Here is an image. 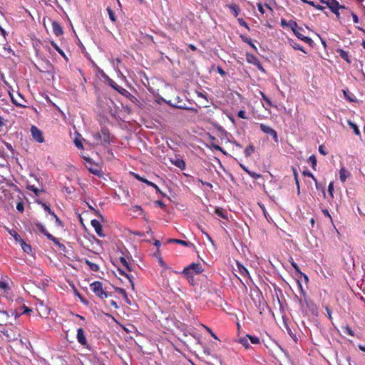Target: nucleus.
<instances>
[{
    "mask_svg": "<svg viewBox=\"0 0 365 365\" xmlns=\"http://www.w3.org/2000/svg\"><path fill=\"white\" fill-rule=\"evenodd\" d=\"M242 39L244 42L248 43L252 48H253L255 50H257V47L255 46V45L252 43V39L251 38H247V37H243L242 36Z\"/></svg>",
    "mask_w": 365,
    "mask_h": 365,
    "instance_id": "e433bc0d",
    "label": "nucleus"
},
{
    "mask_svg": "<svg viewBox=\"0 0 365 365\" xmlns=\"http://www.w3.org/2000/svg\"><path fill=\"white\" fill-rule=\"evenodd\" d=\"M238 22L240 26H244V27L247 28V29H249V26H248L247 24L244 21L243 19H241V18L238 19Z\"/></svg>",
    "mask_w": 365,
    "mask_h": 365,
    "instance_id": "5fc2aeb1",
    "label": "nucleus"
},
{
    "mask_svg": "<svg viewBox=\"0 0 365 365\" xmlns=\"http://www.w3.org/2000/svg\"><path fill=\"white\" fill-rule=\"evenodd\" d=\"M91 225L94 228L96 232L99 237H104L105 235L103 232L102 226L100 223V222L97 220H91Z\"/></svg>",
    "mask_w": 365,
    "mask_h": 365,
    "instance_id": "1a4fd4ad",
    "label": "nucleus"
},
{
    "mask_svg": "<svg viewBox=\"0 0 365 365\" xmlns=\"http://www.w3.org/2000/svg\"><path fill=\"white\" fill-rule=\"evenodd\" d=\"M202 232L206 236L207 239L211 242L212 243H213V240L212 239V237L208 235V233H207L206 232L202 230Z\"/></svg>",
    "mask_w": 365,
    "mask_h": 365,
    "instance_id": "69168bd1",
    "label": "nucleus"
},
{
    "mask_svg": "<svg viewBox=\"0 0 365 365\" xmlns=\"http://www.w3.org/2000/svg\"><path fill=\"white\" fill-rule=\"evenodd\" d=\"M26 188L30 190V191H34L35 189H36V187L35 185H28Z\"/></svg>",
    "mask_w": 365,
    "mask_h": 365,
    "instance_id": "338daca9",
    "label": "nucleus"
},
{
    "mask_svg": "<svg viewBox=\"0 0 365 365\" xmlns=\"http://www.w3.org/2000/svg\"><path fill=\"white\" fill-rule=\"evenodd\" d=\"M182 274L187 277L189 282L193 280V272L190 270V269L188 267L184 268V269L182 272Z\"/></svg>",
    "mask_w": 365,
    "mask_h": 365,
    "instance_id": "aec40b11",
    "label": "nucleus"
},
{
    "mask_svg": "<svg viewBox=\"0 0 365 365\" xmlns=\"http://www.w3.org/2000/svg\"><path fill=\"white\" fill-rule=\"evenodd\" d=\"M351 16H352L354 22V23H358L359 22V18H358L357 15L356 14L351 12Z\"/></svg>",
    "mask_w": 365,
    "mask_h": 365,
    "instance_id": "0e129e2a",
    "label": "nucleus"
},
{
    "mask_svg": "<svg viewBox=\"0 0 365 365\" xmlns=\"http://www.w3.org/2000/svg\"><path fill=\"white\" fill-rule=\"evenodd\" d=\"M287 26L292 29L293 33L300 27L298 26L297 23L293 20L288 21Z\"/></svg>",
    "mask_w": 365,
    "mask_h": 365,
    "instance_id": "7c9ffc66",
    "label": "nucleus"
},
{
    "mask_svg": "<svg viewBox=\"0 0 365 365\" xmlns=\"http://www.w3.org/2000/svg\"><path fill=\"white\" fill-rule=\"evenodd\" d=\"M259 93L262 96V98L266 101V103H267V105L269 106H273L272 103V101H270V99L262 92V91H259Z\"/></svg>",
    "mask_w": 365,
    "mask_h": 365,
    "instance_id": "58836bf2",
    "label": "nucleus"
},
{
    "mask_svg": "<svg viewBox=\"0 0 365 365\" xmlns=\"http://www.w3.org/2000/svg\"><path fill=\"white\" fill-rule=\"evenodd\" d=\"M143 182L145 183L147 185L153 187L156 190L157 192L163 194L161 190L159 188V187L156 184H155L148 180H143Z\"/></svg>",
    "mask_w": 365,
    "mask_h": 365,
    "instance_id": "c756f323",
    "label": "nucleus"
},
{
    "mask_svg": "<svg viewBox=\"0 0 365 365\" xmlns=\"http://www.w3.org/2000/svg\"><path fill=\"white\" fill-rule=\"evenodd\" d=\"M292 266L294 268L295 271L298 273H301L299 266L294 262H291Z\"/></svg>",
    "mask_w": 365,
    "mask_h": 365,
    "instance_id": "bf43d9fd",
    "label": "nucleus"
},
{
    "mask_svg": "<svg viewBox=\"0 0 365 365\" xmlns=\"http://www.w3.org/2000/svg\"><path fill=\"white\" fill-rule=\"evenodd\" d=\"M314 8H315L316 9H317L319 11H324V9H325V6H322V5L319 4H316V6H314Z\"/></svg>",
    "mask_w": 365,
    "mask_h": 365,
    "instance_id": "052dcab7",
    "label": "nucleus"
},
{
    "mask_svg": "<svg viewBox=\"0 0 365 365\" xmlns=\"http://www.w3.org/2000/svg\"><path fill=\"white\" fill-rule=\"evenodd\" d=\"M294 174L295 181H296V184H297V189H298V193H299V180H298V178H297V171L294 169Z\"/></svg>",
    "mask_w": 365,
    "mask_h": 365,
    "instance_id": "13d9d810",
    "label": "nucleus"
},
{
    "mask_svg": "<svg viewBox=\"0 0 365 365\" xmlns=\"http://www.w3.org/2000/svg\"><path fill=\"white\" fill-rule=\"evenodd\" d=\"M11 100H12V102H13L16 106H19V107H23V108L26 107V106H25L24 103H21V102H18V101H16V100H15L12 96H11Z\"/></svg>",
    "mask_w": 365,
    "mask_h": 365,
    "instance_id": "6e6d98bb",
    "label": "nucleus"
},
{
    "mask_svg": "<svg viewBox=\"0 0 365 365\" xmlns=\"http://www.w3.org/2000/svg\"><path fill=\"white\" fill-rule=\"evenodd\" d=\"M20 336L21 331L17 327L6 323L0 324V336L2 339L11 342L17 340Z\"/></svg>",
    "mask_w": 365,
    "mask_h": 365,
    "instance_id": "f257e3e1",
    "label": "nucleus"
},
{
    "mask_svg": "<svg viewBox=\"0 0 365 365\" xmlns=\"http://www.w3.org/2000/svg\"><path fill=\"white\" fill-rule=\"evenodd\" d=\"M110 306L113 307L115 309H118V306L117 304V302L114 300H111L110 302Z\"/></svg>",
    "mask_w": 365,
    "mask_h": 365,
    "instance_id": "774afa93",
    "label": "nucleus"
},
{
    "mask_svg": "<svg viewBox=\"0 0 365 365\" xmlns=\"http://www.w3.org/2000/svg\"><path fill=\"white\" fill-rule=\"evenodd\" d=\"M339 56L343 58L344 60H345L347 63H350L351 61L349 58V53L347 51H345L343 49H339L337 51Z\"/></svg>",
    "mask_w": 365,
    "mask_h": 365,
    "instance_id": "6ab92c4d",
    "label": "nucleus"
},
{
    "mask_svg": "<svg viewBox=\"0 0 365 365\" xmlns=\"http://www.w3.org/2000/svg\"><path fill=\"white\" fill-rule=\"evenodd\" d=\"M322 212L325 216L328 217L331 220V216L330 215L328 210L324 209L322 210Z\"/></svg>",
    "mask_w": 365,
    "mask_h": 365,
    "instance_id": "680f3d73",
    "label": "nucleus"
},
{
    "mask_svg": "<svg viewBox=\"0 0 365 365\" xmlns=\"http://www.w3.org/2000/svg\"><path fill=\"white\" fill-rule=\"evenodd\" d=\"M350 173L345 168H341L339 170V178L342 182H344L347 178L349 176Z\"/></svg>",
    "mask_w": 365,
    "mask_h": 365,
    "instance_id": "f3484780",
    "label": "nucleus"
},
{
    "mask_svg": "<svg viewBox=\"0 0 365 365\" xmlns=\"http://www.w3.org/2000/svg\"><path fill=\"white\" fill-rule=\"evenodd\" d=\"M344 332L349 335V336H354V333L353 331V330L349 327V326H346L345 327H344Z\"/></svg>",
    "mask_w": 365,
    "mask_h": 365,
    "instance_id": "c03bdc74",
    "label": "nucleus"
},
{
    "mask_svg": "<svg viewBox=\"0 0 365 365\" xmlns=\"http://www.w3.org/2000/svg\"><path fill=\"white\" fill-rule=\"evenodd\" d=\"M92 137L94 145L107 147L110 144V134L106 128H102L101 131L93 133Z\"/></svg>",
    "mask_w": 365,
    "mask_h": 365,
    "instance_id": "f03ea898",
    "label": "nucleus"
},
{
    "mask_svg": "<svg viewBox=\"0 0 365 365\" xmlns=\"http://www.w3.org/2000/svg\"><path fill=\"white\" fill-rule=\"evenodd\" d=\"M349 125L353 128L354 132V133L356 135H360L359 129L358 126L355 123H352L351 121H349Z\"/></svg>",
    "mask_w": 365,
    "mask_h": 365,
    "instance_id": "4c0bfd02",
    "label": "nucleus"
},
{
    "mask_svg": "<svg viewBox=\"0 0 365 365\" xmlns=\"http://www.w3.org/2000/svg\"><path fill=\"white\" fill-rule=\"evenodd\" d=\"M237 116L242 119H247L246 116V112L244 110H241L237 113Z\"/></svg>",
    "mask_w": 365,
    "mask_h": 365,
    "instance_id": "49530a36",
    "label": "nucleus"
},
{
    "mask_svg": "<svg viewBox=\"0 0 365 365\" xmlns=\"http://www.w3.org/2000/svg\"><path fill=\"white\" fill-rule=\"evenodd\" d=\"M85 263L89 267L90 270L93 272H98L99 270V266L93 263L88 259H85Z\"/></svg>",
    "mask_w": 365,
    "mask_h": 365,
    "instance_id": "5701e85b",
    "label": "nucleus"
},
{
    "mask_svg": "<svg viewBox=\"0 0 365 365\" xmlns=\"http://www.w3.org/2000/svg\"><path fill=\"white\" fill-rule=\"evenodd\" d=\"M246 60L248 63L256 66L258 68V69H259L261 71H264V68H263L259 60L254 54L247 53Z\"/></svg>",
    "mask_w": 365,
    "mask_h": 365,
    "instance_id": "6e6552de",
    "label": "nucleus"
},
{
    "mask_svg": "<svg viewBox=\"0 0 365 365\" xmlns=\"http://www.w3.org/2000/svg\"><path fill=\"white\" fill-rule=\"evenodd\" d=\"M16 209L20 211V212H23L24 211V205L22 203L19 202L16 205Z\"/></svg>",
    "mask_w": 365,
    "mask_h": 365,
    "instance_id": "e2e57ef3",
    "label": "nucleus"
},
{
    "mask_svg": "<svg viewBox=\"0 0 365 365\" xmlns=\"http://www.w3.org/2000/svg\"><path fill=\"white\" fill-rule=\"evenodd\" d=\"M10 317V314L4 310L2 304L0 303V324L7 323Z\"/></svg>",
    "mask_w": 365,
    "mask_h": 365,
    "instance_id": "9d476101",
    "label": "nucleus"
},
{
    "mask_svg": "<svg viewBox=\"0 0 365 365\" xmlns=\"http://www.w3.org/2000/svg\"><path fill=\"white\" fill-rule=\"evenodd\" d=\"M9 277L7 276H2L0 279V289L4 292H6L9 290V286L8 284Z\"/></svg>",
    "mask_w": 365,
    "mask_h": 365,
    "instance_id": "f8f14e48",
    "label": "nucleus"
},
{
    "mask_svg": "<svg viewBox=\"0 0 365 365\" xmlns=\"http://www.w3.org/2000/svg\"><path fill=\"white\" fill-rule=\"evenodd\" d=\"M308 162L311 163L312 165V168L314 170H316V167H317V158H316V156L312 155H311L309 159H308Z\"/></svg>",
    "mask_w": 365,
    "mask_h": 365,
    "instance_id": "473e14b6",
    "label": "nucleus"
},
{
    "mask_svg": "<svg viewBox=\"0 0 365 365\" xmlns=\"http://www.w3.org/2000/svg\"><path fill=\"white\" fill-rule=\"evenodd\" d=\"M75 292H76V296L81 301V302H83L84 304H88L87 300H86L79 292H78L77 291H75Z\"/></svg>",
    "mask_w": 365,
    "mask_h": 365,
    "instance_id": "864d4df0",
    "label": "nucleus"
},
{
    "mask_svg": "<svg viewBox=\"0 0 365 365\" xmlns=\"http://www.w3.org/2000/svg\"><path fill=\"white\" fill-rule=\"evenodd\" d=\"M168 243H176L184 246H188L189 245V242L178 239H168Z\"/></svg>",
    "mask_w": 365,
    "mask_h": 365,
    "instance_id": "393cba45",
    "label": "nucleus"
},
{
    "mask_svg": "<svg viewBox=\"0 0 365 365\" xmlns=\"http://www.w3.org/2000/svg\"><path fill=\"white\" fill-rule=\"evenodd\" d=\"M227 6L231 10V11L232 12L235 17H237L239 15L240 12V9L237 4H230L227 5Z\"/></svg>",
    "mask_w": 365,
    "mask_h": 365,
    "instance_id": "4be33fe9",
    "label": "nucleus"
},
{
    "mask_svg": "<svg viewBox=\"0 0 365 365\" xmlns=\"http://www.w3.org/2000/svg\"><path fill=\"white\" fill-rule=\"evenodd\" d=\"M53 32L56 36H60L63 34V29L59 23L57 21H53L52 23Z\"/></svg>",
    "mask_w": 365,
    "mask_h": 365,
    "instance_id": "ddd939ff",
    "label": "nucleus"
},
{
    "mask_svg": "<svg viewBox=\"0 0 365 365\" xmlns=\"http://www.w3.org/2000/svg\"><path fill=\"white\" fill-rule=\"evenodd\" d=\"M257 9H258V11L262 14H264V9L263 8V6L261 3H257Z\"/></svg>",
    "mask_w": 365,
    "mask_h": 365,
    "instance_id": "4d7b16f0",
    "label": "nucleus"
},
{
    "mask_svg": "<svg viewBox=\"0 0 365 365\" xmlns=\"http://www.w3.org/2000/svg\"><path fill=\"white\" fill-rule=\"evenodd\" d=\"M171 163L180 168L181 170H183L185 169L186 164L185 162L181 159V158H176L175 160H171Z\"/></svg>",
    "mask_w": 365,
    "mask_h": 365,
    "instance_id": "dca6fc26",
    "label": "nucleus"
},
{
    "mask_svg": "<svg viewBox=\"0 0 365 365\" xmlns=\"http://www.w3.org/2000/svg\"><path fill=\"white\" fill-rule=\"evenodd\" d=\"M247 337L249 338L250 342L253 344H259L260 343L259 339L255 336L247 334Z\"/></svg>",
    "mask_w": 365,
    "mask_h": 365,
    "instance_id": "f704fd0d",
    "label": "nucleus"
},
{
    "mask_svg": "<svg viewBox=\"0 0 365 365\" xmlns=\"http://www.w3.org/2000/svg\"><path fill=\"white\" fill-rule=\"evenodd\" d=\"M319 152L323 155H327L328 154L327 151L326 150L323 145H319Z\"/></svg>",
    "mask_w": 365,
    "mask_h": 365,
    "instance_id": "8fccbe9b",
    "label": "nucleus"
},
{
    "mask_svg": "<svg viewBox=\"0 0 365 365\" xmlns=\"http://www.w3.org/2000/svg\"><path fill=\"white\" fill-rule=\"evenodd\" d=\"M215 213H216L218 216L221 217L222 218H223V219H227V216L225 215L224 211H223V210H222V209H221V208H217V209L215 210Z\"/></svg>",
    "mask_w": 365,
    "mask_h": 365,
    "instance_id": "a19ab883",
    "label": "nucleus"
},
{
    "mask_svg": "<svg viewBox=\"0 0 365 365\" xmlns=\"http://www.w3.org/2000/svg\"><path fill=\"white\" fill-rule=\"evenodd\" d=\"M302 31H304V29L302 28V27H299L297 30H296L294 34V35L300 40L303 41L304 42L307 43L308 45H309L310 46H312L313 44H314V41L313 40L308 37V36H305L303 34H302Z\"/></svg>",
    "mask_w": 365,
    "mask_h": 365,
    "instance_id": "423d86ee",
    "label": "nucleus"
},
{
    "mask_svg": "<svg viewBox=\"0 0 365 365\" xmlns=\"http://www.w3.org/2000/svg\"><path fill=\"white\" fill-rule=\"evenodd\" d=\"M190 270L195 274H200L203 272L202 265L200 263H192L187 266Z\"/></svg>",
    "mask_w": 365,
    "mask_h": 365,
    "instance_id": "2eb2a0df",
    "label": "nucleus"
},
{
    "mask_svg": "<svg viewBox=\"0 0 365 365\" xmlns=\"http://www.w3.org/2000/svg\"><path fill=\"white\" fill-rule=\"evenodd\" d=\"M260 130L266 134L270 135L274 139V142L278 143L279 139L278 135L275 130L271 127L266 125L265 124L261 123L259 125Z\"/></svg>",
    "mask_w": 365,
    "mask_h": 365,
    "instance_id": "39448f33",
    "label": "nucleus"
},
{
    "mask_svg": "<svg viewBox=\"0 0 365 365\" xmlns=\"http://www.w3.org/2000/svg\"><path fill=\"white\" fill-rule=\"evenodd\" d=\"M249 338L247 337V335L245 337H241L238 339V342L241 344L246 349H250V344L248 342Z\"/></svg>",
    "mask_w": 365,
    "mask_h": 365,
    "instance_id": "bb28decb",
    "label": "nucleus"
},
{
    "mask_svg": "<svg viewBox=\"0 0 365 365\" xmlns=\"http://www.w3.org/2000/svg\"><path fill=\"white\" fill-rule=\"evenodd\" d=\"M118 270L119 273L121 275H123V276L126 277L128 279V280H129V282H130V284L132 286V288L133 289L134 283H133V279L134 277L132 274H128L125 272L127 270L123 267H118Z\"/></svg>",
    "mask_w": 365,
    "mask_h": 365,
    "instance_id": "9b49d317",
    "label": "nucleus"
},
{
    "mask_svg": "<svg viewBox=\"0 0 365 365\" xmlns=\"http://www.w3.org/2000/svg\"><path fill=\"white\" fill-rule=\"evenodd\" d=\"M255 148L252 144H250L245 150V155L248 158L255 152Z\"/></svg>",
    "mask_w": 365,
    "mask_h": 365,
    "instance_id": "a878e982",
    "label": "nucleus"
},
{
    "mask_svg": "<svg viewBox=\"0 0 365 365\" xmlns=\"http://www.w3.org/2000/svg\"><path fill=\"white\" fill-rule=\"evenodd\" d=\"M339 1L336 0H324V4L329 8V6H332L338 4Z\"/></svg>",
    "mask_w": 365,
    "mask_h": 365,
    "instance_id": "ea45409f",
    "label": "nucleus"
},
{
    "mask_svg": "<svg viewBox=\"0 0 365 365\" xmlns=\"http://www.w3.org/2000/svg\"><path fill=\"white\" fill-rule=\"evenodd\" d=\"M329 9L331 11V12H333L336 15V16L338 19H340L339 9H346V8L344 6L340 5L339 3L336 4V5L332 6H329Z\"/></svg>",
    "mask_w": 365,
    "mask_h": 365,
    "instance_id": "4468645a",
    "label": "nucleus"
},
{
    "mask_svg": "<svg viewBox=\"0 0 365 365\" xmlns=\"http://www.w3.org/2000/svg\"><path fill=\"white\" fill-rule=\"evenodd\" d=\"M328 192L329 193V195H331V197H333V192H334V183L332 182H331L329 184V186H328Z\"/></svg>",
    "mask_w": 365,
    "mask_h": 365,
    "instance_id": "09e8293b",
    "label": "nucleus"
},
{
    "mask_svg": "<svg viewBox=\"0 0 365 365\" xmlns=\"http://www.w3.org/2000/svg\"><path fill=\"white\" fill-rule=\"evenodd\" d=\"M118 293H120L124 298L125 301L128 304H130V301L128 297V294L125 292V290L123 288H117L116 289Z\"/></svg>",
    "mask_w": 365,
    "mask_h": 365,
    "instance_id": "c85d7f7f",
    "label": "nucleus"
},
{
    "mask_svg": "<svg viewBox=\"0 0 365 365\" xmlns=\"http://www.w3.org/2000/svg\"><path fill=\"white\" fill-rule=\"evenodd\" d=\"M31 135L33 138L38 143L44 142V138L42 132L36 127L33 125L31 128Z\"/></svg>",
    "mask_w": 365,
    "mask_h": 365,
    "instance_id": "0eeeda50",
    "label": "nucleus"
},
{
    "mask_svg": "<svg viewBox=\"0 0 365 365\" xmlns=\"http://www.w3.org/2000/svg\"><path fill=\"white\" fill-rule=\"evenodd\" d=\"M289 42L294 49L299 50L303 53H307V52L304 50L303 47L301 45H299L297 42H296L294 40L289 39Z\"/></svg>",
    "mask_w": 365,
    "mask_h": 365,
    "instance_id": "412c9836",
    "label": "nucleus"
},
{
    "mask_svg": "<svg viewBox=\"0 0 365 365\" xmlns=\"http://www.w3.org/2000/svg\"><path fill=\"white\" fill-rule=\"evenodd\" d=\"M21 242V247L25 252L29 253L31 251V245L26 244L23 240L20 241Z\"/></svg>",
    "mask_w": 365,
    "mask_h": 365,
    "instance_id": "72a5a7b5",
    "label": "nucleus"
},
{
    "mask_svg": "<svg viewBox=\"0 0 365 365\" xmlns=\"http://www.w3.org/2000/svg\"><path fill=\"white\" fill-rule=\"evenodd\" d=\"M119 262H120L119 267H123L128 272H131L132 269L125 257H120L119 258Z\"/></svg>",
    "mask_w": 365,
    "mask_h": 365,
    "instance_id": "a211bd4d",
    "label": "nucleus"
},
{
    "mask_svg": "<svg viewBox=\"0 0 365 365\" xmlns=\"http://www.w3.org/2000/svg\"><path fill=\"white\" fill-rule=\"evenodd\" d=\"M36 227L38 228V230L41 232L43 233V235L46 234L47 232L46 228L44 227V226L41 224V223H37L36 225Z\"/></svg>",
    "mask_w": 365,
    "mask_h": 365,
    "instance_id": "a18cd8bd",
    "label": "nucleus"
},
{
    "mask_svg": "<svg viewBox=\"0 0 365 365\" xmlns=\"http://www.w3.org/2000/svg\"><path fill=\"white\" fill-rule=\"evenodd\" d=\"M251 178L257 180V179H259L260 178H262V175L260 174H258V173H256L255 172H252V171H249L248 173H247Z\"/></svg>",
    "mask_w": 365,
    "mask_h": 365,
    "instance_id": "79ce46f5",
    "label": "nucleus"
},
{
    "mask_svg": "<svg viewBox=\"0 0 365 365\" xmlns=\"http://www.w3.org/2000/svg\"><path fill=\"white\" fill-rule=\"evenodd\" d=\"M110 86H112L115 90H116L118 93H121V94H124L125 93H126V92H127V91H126L125 88H122V87H120V86H118V85H117V84H116L113 81H111V82L110 83Z\"/></svg>",
    "mask_w": 365,
    "mask_h": 365,
    "instance_id": "cd10ccee",
    "label": "nucleus"
},
{
    "mask_svg": "<svg viewBox=\"0 0 365 365\" xmlns=\"http://www.w3.org/2000/svg\"><path fill=\"white\" fill-rule=\"evenodd\" d=\"M106 10H107L108 14L109 15L110 19L113 22H115L116 21L115 16V12L112 10V9L110 7H107Z\"/></svg>",
    "mask_w": 365,
    "mask_h": 365,
    "instance_id": "c9c22d12",
    "label": "nucleus"
},
{
    "mask_svg": "<svg viewBox=\"0 0 365 365\" xmlns=\"http://www.w3.org/2000/svg\"><path fill=\"white\" fill-rule=\"evenodd\" d=\"M91 290L100 299H104L110 294L105 291L103 283L99 281H95L90 284Z\"/></svg>",
    "mask_w": 365,
    "mask_h": 365,
    "instance_id": "7ed1b4c3",
    "label": "nucleus"
},
{
    "mask_svg": "<svg viewBox=\"0 0 365 365\" xmlns=\"http://www.w3.org/2000/svg\"><path fill=\"white\" fill-rule=\"evenodd\" d=\"M38 203L41 205L42 207L44 209L45 211L48 212V213H51L52 210H51L50 207L48 205L41 202Z\"/></svg>",
    "mask_w": 365,
    "mask_h": 365,
    "instance_id": "de8ad7c7",
    "label": "nucleus"
},
{
    "mask_svg": "<svg viewBox=\"0 0 365 365\" xmlns=\"http://www.w3.org/2000/svg\"><path fill=\"white\" fill-rule=\"evenodd\" d=\"M10 234H11V235H13V236H14V237L15 238V240H16V241H21V240H22V239H21V237H20V235H18V234H17V232H16V231H13V232H10Z\"/></svg>",
    "mask_w": 365,
    "mask_h": 365,
    "instance_id": "603ef678",
    "label": "nucleus"
},
{
    "mask_svg": "<svg viewBox=\"0 0 365 365\" xmlns=\"http://www.w3.org/2000/svg\"><path fill=\"white\" fill-rule=\"evenodd\" d=\"M51 46H53V48L61 56H63L66 61H68V58L67 56H66L65 53L63 51V50H61L58 46L57 45V43H56L54 41H51Z\"/></svg>",
    "mask_w": 365,
    "mask_h": 365,
    "instance_id": "b1692460",
    "label": "nucleus"
},
{
    "mask_svg": "<svg viewBox=\"0 0 365 365\" xmlns=\"http://www.w3.org/2000/svg\"><path fill=\"white\" fill-rule=\"evenodd\" d=\"M238 267H239V271L241 273V274H242L243 276H246V275L249 274L247 269L245 267L240 265Z\"/></svg>",
    "mask_w": 365,
    "mask_h": 365,
    "instance_id": "37998d69",
    "label": "nucleus"
},
{
    "mask_svg": "<svg viewBox=\"0 0 365 365\" xmlns=\"http://www.w3.org/2000/svg\"><path fill=\"white\" fill-rule=\"evenodd\" d=\"M5 123L3 118L0 116V132H6V129H4Z\"/></svg>",
    "mask_w": 365,
    "mask_h": 365,
    "instance_id": "3c124183",
    "label": "nucleus"
},
{
    "mask_svg": "<svg viewBox=\"0 0 365 365\" xmlns=\"http://www.w3.org/2000/svg\"><path fill=\"white\" fill-rule=\"evenodd\" d=\"M44 235L46 236L48 240L53 241L56 245H58L60 247L62 245L60 244L58 239L55 237H53L49 232H47L46 234H44Z\"/></svg>",
    "mask_w": 365,
    "mask_h": 365,
    "instance_id": "2f4dec72",
    "label": "nucleus"
},
{
    "mask_svg": "<svg viewBox=\"0 0 365 365\" xmlns=\"http://www.w3.org/2000/svg\"><path fill=\"white\" fill-rule=\"evenodd\" d=\"M76 338L78 342L86 349H89V344L87 341L85 331L83 328H78L77 329Z\"/></svg>",
    "mask_w": 365,
    "mask_h": 365,
    "instance_id": "20e7f679",
    "label": "nucleus"
}]
</instances>
